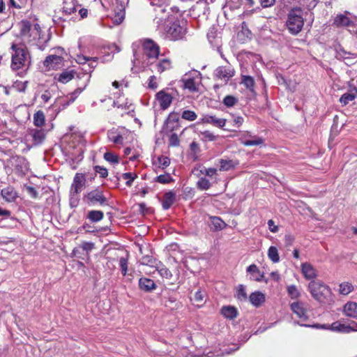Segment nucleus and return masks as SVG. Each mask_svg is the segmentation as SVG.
Here are the masks:
<instances>
[{
    "label": "nucleus",
    "instance_id": "c756f323",
    "mask_svg": "<svg viewBox=\"0 0 357 357\" xmlns=\"http://www.w3.org/2000/svg\"><path fill=\"white\" fill-rule=\"evenodd\" d=\"M155 66L157 71L162 73L172 68V61L169 59H162L156 63Z\"/></svg>",
    "mask_w": 357,
    "mask_h": 357
},
{
    "label": "nucleus",
    "instance_id": "bf43d9fd",
    "mask_svg": "<svg viewBox=\"0 0 357 357\" xmlns=\"http://www.w3.org/2000/svg\"><path fill=\"white\" fill-rule=\"evenodd\" d=\"M28 82H17L15 83L14 87L20 92H24L27 87Z\"/></svg>",
    "mask_w": 357,
    "mask_h": 357
},
{
    "label": "nucleus",
    "instance_id": "338daca9",
    "mask_svg": "<svg viewBox=\"0 0 357 357\" xmlns=\"http://www.w3.org/2000/svg\"><path fill=\"white\" fill-rule=\"evenodd\" d=\"M203 137L208 141H215L217 139V136L213 135L211 132L206 130L202 132Z\"/></svg>",
    "mask_w": 357,
    "mask_h": 357
},
{
    "label": "nucleus",
    "instance_id": "13d9d810",
    "mask_svg": "<svg viewBox=\"0 0 357 357\" xmlns=\"http://www.w3.org/2000/svg\"><path fill=\"white\" fill-rule=\"evenodd\" d=\"M205 297V293L201 290H198L194 296V301L199 305V303L204 301Z\"/></svg>",
    "mask_w": 357,
    "mask_h": 357
},
{
    "label": "nucleus",
    "instance_id": "79ce46f5",
    "mask_svg": "<svg viewBox=\"0 0 357 357\" xmlns=\"http://www.w3.org/2000/svg\"><path fill=\"white\" fill-rule=\"evenodd\" d=\"M211 186V183L208 179H206L205 177H202L197 182V187L198 189L201 190H206L209 189Z\"/></svg>",
    "mask_w": 357,
    "mask_h": 357
},
{
    "label": "nucleus",
    "instance_id": "3c124183",
    "mask_svg": "<svg viewBox=\"0 0 357 357\" xmlns=\"http://www.w3.org/2000/svg\"><path fill=\"white\" fill-rule=\"evenodd\" d=\"M139 206V211L143 215H146L147 214L152 213L153 210L151 207H148L145 203H140L138 204Z\"/></svg>",
    "mask_w": 357,
    "mask_h": 357
},
{
    "label": "nucleus",
    "instance_id": "5fc2aeb1",
    "mask_svg": "<svg viewBox=\"0 0 357 357\" xmlns=\"http://www.w3.org/2000/svg\"><path fill=\"white\" fill-rule=\"evenodd\" d=\"M94 170H95V174H94L95 176L96 175V174H99L100 177L105 178L108 175L107 169L103 167L96 165L94 167Z\"/></svg>",
    "mask_w": 357,
    "mask_h": 357
},
{
    "label": "nucleus",
    "instance_id": "e433bc0d",
    "mask_svg": "<svg viewBox=\"0 0 357 357\" xmlns=\"http://www.w3.org/2000/svg\"><path fill=\"white\" fill-rule=\"evenodd\" d=\"M242 84L250 91H254L255 80L254 78L249 75H242Z\"/></svg>",
    "mask_w": 357,
    "mask_h": 357
},
{
    "label": "nucleus",
    "instance_id": "864d4df0",
    "mask_svg": "<svg viewBox=\"0 0 357 357\" xmlns=\"http://www.w3.org/2000/svg\"><path fill=\"white\" fill-rule=\"evenodd\" d=\"M119 265L121 269L123 275H126L128 271V258L121 257L119 259Z\"/></svg>",
    "mask_w": 357,
    "mask_h": 357
},
{
    "label": "nucleus",
    "instance_id": "a19ab883",
    "mask_svg": "<svg viewBox=\"0 0 357 357\" xmlns=\"http://www.w3.org/2000/svg\"><path fill=\"white\" fill-rule=\"evenodd\" d=\"M254 139L252 140H245L241 141V144H243L245 146H259L264 143V139L261 137L255 136Z\"/></svg>",
    "mask_w": 357,
    "mask_h": 357
},
{
    "label": "nucleus",
    "instance_id": "4468645a",
    "mask_svg": "<svg viewBox=\"0 0 357 357\" xmlns=\"http://www.w3.org/2000/svg\"><path fill=\"white\" fill-rule=\"evenodd\" d=\"M139 287L144 292H151L156 289L157 285L153 280L142 277L139 280Z\"/></svg>",
    "mask_w": 357,
    "mask_h": 357
},
{
    "label": "nucleus",
    "instance_id": "4c0bfd02",
    "mask_svg": "<svg viewBox=\"0 0 357 357\" xmlns=\"http://www.w3.org/2000/svg\"><path fill=\"white\" fill-rule=\"evenodd\" d=\"M268 256L273 263H277L280 261L278 251L277 248L275 246H271L268 248Z\"/></svg>",
    "mask_w": 357,
    "mask_h": 357
},
{
    "label": "nucleus",
    "instance_id": "1a4fd4ad",
    "mask_svg": "<svg viewBox=\"0 0 357 357\" xmlns=\"http://www.w3.org/2000/svg\"><path fill=\"white\" fill-rule=\"evenodd\" d=\"M63 58L57 55H49L47 56L44 62V66L48 69H58L62 65Z\"/></svg>",
    "mask_w": 357,
    "mask_h": 357
},
{
    "label": "nucleus",
    "instance_id": "2f4dec72",
    "mask_svg": "<svg viewBox=\"0 0 357 357\" xmlns=\"http://www.w3.org/2000/svg\"><path fill=\"white\" fill-rule=\"evenodd\" d=\"M75 72L74 70H64L59 75L58 81L66 84L73 79Z\"/></svg>",
    "mask_w": 357,
    "mask_h": 357
},
{
    "label": "nucleus",
    "instance_id": "39448f33",
    "mask_svg": "<svg viewBox=\"0 0 357 357\" xmlns=\"http://www.w3.org/2000/svg\"><path fill=\"white\" fill-rule=\"evenodd\" d=\"M84 201L89 206H108V199L104 192L100 188H96L89 192L84 197Z\"/></svg>",
    "mask_w": 357,
    "mask_h": 357
},
{
    "label": "nucleus",
    "instance_id": "603ef678",
    "mask_svg": "<svg viewBox=\"0 0 357 357\" xmlns=\"http://www.w3.org/2000/svg\"><path fill=\"white\" fill-rule=\"evenodd\" d=\"M287 292L291 298H296L300 296V293L295 285H290L287 287Z\"/></svg>",
    "mask_w": 357,
    "mask_h": 357
},
{
    "label": "nucleus",
    "instance_id": "20e7f679",
    "mask_svg": "<svg viewBox=\"0 0 357 357\" xmlns=\"http://www.w3.org/2000/svg\"><path fill=\"white\" fill-rule=\"evenodd\" d=\"M11 49L15 52L12 55L11 68L17 70L25 66L29 54L26 47H17L15 44L12 45Z\"/></svg>",
    "mask_w": 357,
    "mask_h": 357
},
{
    "label": "nucleus",
    "instance_id": "423d86ee",
    "mask_svg": "<svg viewBox=\"0 0 357 357\" xmlns=\"http://www.w3.org/2000/svg\"><path fill=\"white\" fill-rule=\"evenodd\" d=\"M235 75L234 68L230 65L218 67L214 71V77L218 79H224L227 82Z\"/></svg>",
    "mask_w": 357,
    "mask_h": 357
},
{
    "label": "nucleus",
    "instance_id": "ea45409f",
    "mask_svg": "<svg viewBox=\"0 0 357 357\" xmlns=\"http://www.w3.org/2000/svg\"><path fill=\"white\" fill-rule=\"evenodd\" d=\"M154 181L155 182H158L160 183L167 184V183H169L172 182L174 181V179L172 178V177L171 176V175L169 174L166 173L165 174H161V175L156 176L154 178Z\"/></svg>",
    "mask_w": 357,
    "mask_h": 357
},
{
    "label": "nucleus",
    "instance_id": "774afa93",
    "mask_svg": "<svg viewBox=\"0 0 357 357\" xmlns=\"http://www.w3.org/2000/svg\"><path fill=\"white\" fill-rule=\"evenodd\" d=\"M83 89H84L79 87L76 89L73 92L70 93V101H75V99L78 97V96L82 92Z\"/></svg>",
    "mask_w": 357,
    "mask_h": 357
},
{
    "label": "nucleus",
    "instance_id": "6e6d98bb",
    "mask_svg": "<svg viewBox=\"0 0 357 357\" xmlns=\"http://www.w3.org/2000/svg\"><path fill=\"white\" fill-rule=\"evenodd\" d=\"M179 143L180 140L178 139L177 134L174 132L171 133L169 139V145L171 146H178L179 145Z\"/></svg>",
    "mask_w": 357,
    "mask_h": 357
},
{
    "label": "nucleus",
    "instance_id": "cd10ccee",
    "mask_svg": "<svg viewBox=\"0 0 357 357\" xmlns=\"http://www.w3.org/2000/svg\"><path fill=\"white\" fill-rule=\"evenodd\" d=\"M180 128V123H173L172 122L165 121L162 128V132L165 135H169L172 133L174 130H177Z\"/></svg>",
    "mask_w": 357,
    "mask_h": 357
},
{
    "label": "nucleus",
    "instance_id": "7ed1b4c3",
    "mask_svg": "<svg viewBox=\"0 0 357 357\" xmlns=\"http://www.w3.org/2000/svg\"><path fill=\"white\" fill-rule=\"evenodd\" d=\"M300 8H294L289 11L287 15L286 26L293 35H296L301 31L304 25V20Z\"/></svg>",
    "mask_w": 357,
    "mask_h": 357
},
{
    "label": "nucleus",
    "instance_id": "c85d7f7f",
    "mask_svg": "<svg viewBox=\"0 0 357 357\" xmlns=\"http://www.w3.org/2000/svg\"><path fill=\"white\" fill-rule=\"evenodd\" d=\"M333 24L337 26H349L353 24V22L349 20L346 15L340 14L337 15L334 19Z\"/></svg>",
    "mask_w": 357,
    "mask_h": 357
},
{
    "label": "nucleus",
    "instance_id": "de8ad7c7",
    "mask_svg": "<svg viewBox=\"0 0 357 357\" xmlns=\"http://www.w3.org/2000/svg\"><path fill=\"white\" fill-rule=\"evenodd\" d=\"M125 19V11L124 10H120L119 12H117L114 17H113V22L119 25L123 22V21Z\"/></svg>",
    "mask_w": 357,
    "mask_h": 357
},
{
    "label": "nucleus",
    "instance_id": "49530a36",
    "mask_svg": "<svg viewBox=\"0 0 357 357\" xmlns=\"http://www.w3.org/2000/svg\"><path fill=\"white\" fill-rule=\"evenodd\" d=\"M155 259H154L152 256L145 255L142 257L140 264L142 265L153 266L155 264Z\"/></svg>",
    "mask_w": 357,
    "mask_h": 357
},
{
    "label": "nucleus",
    "instance_id": "a18cd8bd",
    "mask_svg": "<svg viewBox=\"0 0 357 357\" xmlns=\"http://www.w3.org/2000/svg\"><path fill=\"white\" fill-rule=\"evenodd\" d=\"M182 119L190 121H195L197 116L194 111L184 110L181 114Z\"/></svg>",
    "mask_w": 357,
    "mask_h": 357
},
{
    "label": "nucleus",
    "instance_id": "a211bd4d",
    "mask_svg": "<svg viewBox=\"0 0 357 357\" xmlns=\"http://www.w3.org/2000/svg\"><path fill=\"white\" fill-rule=\"evenodd\" d=\"M176 201V194L174 191H168L163 195V200L162 202V208L168 210Z\"/></svg>",
    "mask_w": 357,
    "mask_h": 357
},
{
    "label": "nucleus",
    "instance_id": "e2e57ef3",
    "mask_svg": "<svg viewBox=\"0 0 357 357\" xmlns=\"http://www.w3.org/2000/svg\"><path fill=\"white\" fill-rule=\"evenodd\" d=\"M109 139L116 144H121L123 141V137L121 135L118 134L114 136H109Z\"/></svg>",
    "mask_w": 357,
    "mask_h": 357
},
{
    "label": "nucleus",
    "instance_id": "09e8293b",
    "mask_svg": "<svg viewBox=\"0 0 357 357\" xmlns=\"http://www.w3.org/2000/svg\"><path fill=\"white\" fill-rule=\"evenodd\" d=\"M353 290V286L350 283H342L340 284V293L343 295L349 294Z\"/></svg>",
    "mask_w": 357,
    "mask_h": 357
},
{
    "label": "nucleus",
    "instance_id": "ddd939ff",
    "mask_svg": "<svg viewBox=\"0 0 357 357\" xmlns=\"http://www.w3.org/2000/svg\"><path fill=\"white\" fill-rule=\"evenodd\" d=\"M291 310L298 316V318L303 321L308 319L307 315V310L304 307L303 303L300 302H294L291 304Z\"/></svg>",
    "mask_w": 357,
    "mask_h": 357
},
{
    "label": "nucleus",
    "instance_id": "f03ea898",
    "mask_svg": "<svg viewBox=\"0 0 357 357\" xmlns=\"http://www.w3.org/2000/svg\"><path fill=\"white\" fill-rule=\"evenodd\" d=\"M308 289L312 296L320 303L329 301L332 294L330 287L320 280H312L308 284Z\"/></svg>",
    "mask_w": 357,
    "mask_h": 357
},
{
    "label": "nucleus",
    "instance_id": "f257e3e1",
    "mask_svg": "<svg viewBox=\"0 0 357 357\" xmlns=\"http://www.w3.org/2000/svg\"><path fill=\"white\" fill-rule=\"evenodd\" d=\"M162 25L168 36L172 40L181 39L185 34L186 30L181 24V20L172 15H168L167 21Z\"/></svg>",
    "mask_w": 357,
    "mask_h": 357
},
{
    "label": "nucleus",
    "instance_id": "aec40b11",
    "mask_svg": "<svg viewBox=\"0 0 357 357\" xmlns=\"http://www.w3.org/2000/svg\"><path fill=\"white\" fill-rule=\"evenodd\" d=\"M301 270L305 278L308 280L313 279L317 276V271L310 264H303L301 265Z\"/></svg>",
    "mask_w": 357,
    "mask_h": 357
},
{
    "label": "nucleus",
    "instance_id": "8fccbe9b",
    "mask_svg": "<svg viewBox=\"0 0 357 357\" xmlns=\"http://www.w3.org/2000/svg\"><path fill=\"white\" fill-rule=\"evenodd\" d=\"M238 102V99L233 96H227L223 99L222 102L227 107H233Z\"/></svg>",
    "mask_w": 357,
    "mask_h": 357
},
{
    "label": "nucleus",
    "instance_id": "052dcab7",
    "mask_svg": "<svg viewBox=\"0 0 357 357\" xmlns=\"http://www.w3.org/2000/svg\"><path fill=\"white\" fill-rule=\"evenodd\" d=\"M166 121L173 123H179V114L176 112H172L169 114Z\"/></svg>",
    "mask_w": 357,
    "mask_h": 357
},
{
    "label": "nucleus",
    "instance_id": "393cba45",
    "mask_svg": "<svg viewBox=\"0 0 357 357\" xmlns=\"http://www.w3.org/2000/svg\"><path fill=\"white\" fill-rule=\"evenodd\" d=\"M221 314L227 319H234L238 315L237 310L233 306H223L221 309Z\"/></svg>",
    "mask_w": 357,
    "mask_h": 357
},
{
    "label": "nucleus",
    "instance_id": "c03bdc74",
    "mask_svg": "<svg viewBox=\"0 0 357 357\" xmlns=\"http://www.w3.org/2000/svg\"><path fill=\"white\" fill-rule=\"evenodd\" d=\"M121 176L123 179L127 180L126 185L128 187L132 185L133 181L137 177V174L131 172L123 173Z\"/></svg>",
    "mask_w": 357,
    "mask_h": 357
},
{
    "label": "nucleus",
    "instance_id": "2eb2a0df",
    "mask_svg": "<svg viewBox=\"0 0 357 357\" xmlns=\"http://www.w3.org/2000/svg\"><path fill=\"white\" fill-rule=\"evenodd\" d=\"M181 82H183V88L188 89L190 92L194 93L199 91L197 83L195 77L185 75V76L182 78Z\"/></svg>",
    "mask_w": 357,
    "mask_h": 357
},
{
    "label": "nucleus",
    "instance_id": "412c9836",
    "mask_svg": "<svg viewBox=\"0 0 357 357\" xmlns=\"http://www.w3.org/2000/svg\"><path fill=\"white\" fill-rule=\"evenodd\" d=\"M63 13L70 15L76 12L77 1V0H63Z\"/></svg>",
    "mask_w": 357,
    "mask_h": 357
},
{
    "label": "nucleus",
    "instance_id": "473e14b6",
    "mask_svg": "<svg viewBox=\"0 0 357 357\" xmlns=\"http://www.w3.org/2000/svg\"><path fill=\"white\" fill-rule=\"evenodd\" d=\"M45 114L43 111L38 110L33 115V123L37 127H42L45 124Z\"/></svg>",
    "mask_w": 357,
    "mask_h": 357
},
{
    "label": "nucleus",
    "instance_id": "0eeeda50",
    "mask_svg": "<svg viewBox=\"0 0 357 357\" xmlns=\"http://www.w3.org/2000/svg\"><path fill=\"white\" fill-rule=\"evenodd\" d=\"M146 55L149 59H158L160 54V46L153 40L146 38L143 43Z\"/></svg>",
    "mask_w": 357,
    "mask_h": 357
},
{
    "label": "nucleus",
    "instance_id": "a878e982",
    "mask_svg": "<svg viewBox=\"0 0 357 357\" xmlns=\"http://www.w3.org/2000/svg\"><path fill=\"white\" fill-rule=\"evenodd\" d=\"M357 97V89L354 87L349 93H344L340 98V102L343 105H347L350 101Z\"/></svg>",
    "mask_w": 357,
    "mask_h": 357
},
{
    "label": "nucleus",
    "instance_id": "b1692460",
    "mask_svg": "<svg viewBox=\"0 0 357 357\" xmlns=\"http://www.w3.org/2000/svg\"><path fill=\"white\" fill-rule=\"evenodd\" d=\"M247 271L252 274V280L257 282L262 280L264 277V273H261L258 267L255 264H251L247 268Z\"/></svg>",
    "mask_w": 357,
    "mask_h": 357
},
{
    "label": "nucleus",
    "instance_id": "dca6fc26",
    "mask_svg": "<svg viewBox=\"0 0 357 357\" xmlns=\"http://www.w3.org/2000/svg\"><path fill=\"white\" fill-rule=\"evenodd\" d=\"M162 302L166 307L171 310H177L180 307V303L177 301L176 297L173 295L164 296Z\"/></svg>",
    "mask_w": 357,
    "mask_h": 357
},
{
    "label": "nucleus",
    "instance_id": "6ab92c4d",
    "mask_svg": "<svg viewBox=\"0 0 357 357\" xmlns=\"http://www.w3.org/2000/svg\"><path fill=\"white\" fill-rule=\"evenodd\" d=\"M249 300L254 306L258 307L265 302V295L260 291H255L250 295Z\"/></svg>",
    "mask_w": 357,
    "mask_h": 357
},
{
    "label": "nucleus",
    "instance_id": "5701e85b",
    "mask_svg": "<svg viewBox=\"0 0 357 357\" xmlns=\"http://www.w3.org/2000/svg\"><path fill=\"white\" fill-rule=\"evenodd\" d=\"M344 312L347 317L357 319V303L348 302L344 306Z\"/></svg>",
    "mask_w": 357,
    "mask_h": 357
},
{
    "label": "nucleus",
    "instance_id": "f3484780",
    "mask_svg": "<svg viewBox=\"0 0 357 357\" xmlns=\"http://www.w3.org/2000/svg\"><path fill=\"white\" fill-rule=\"evenodd\" d=\"M1 195L7 202H15L18 197L17 192L12 186H8L2 189L1 191Z\"/></svg>",
    "mask_w": 357,
    "mask_h": 357
},
{
    "label": "nucleus",
    "instance_id": "7c9ffc66",
    "mask_svg": "<svg viewBox=\"0 0 357 357\" xmlns=\"http://www.w3.org/2000/svg\"><path fill=\"white\" fill-rule=\"evenodd\" d=\"M104 217V213L101 211L92 210L88 212L86 218L91 222H98L100 221Z\"/></svg>",
    "mask_w": 357,
    "mask_h": 357
},
{
    "label": "nucleus",
    "instance_id": "c9c22d12",
    "mask_svg": "<svg viewBox=\"0 0 357 357\" xmlns=\"http://www.w3.org/2000/svg\"><path fill=\"white\" fill-rule=\"evenodd\" d=\"M31 29V23L28 20H22L20 22V31L21 36H26L29 35Z\"/></svg>",
    "mask_w": 357,
    "mask_h": 357
},
{
    "label": "nucleus",
    "instance_id": "58836bf2",
    "mask_svg": "<svg viewBox=\"0 0 357 357\" xmlns=\"http://www.w3.org/2000/svg\"><path fill=\"white\" fill-rule=\"evenodd\" d=\"M31 135L33 139L37 144L42 143L45 137V133L42 130H33Z\"/></svg>",
    "mask_w": 357,
    "mask_h": 357
},
{
    "label": "nucleus",
    "instance_id": "9d476101",
    "mask_svg": "<svg viewBox=\"0 0 357 357\" xmlns=\"http://www.w3.org/2000/svg\"><path fill=\"white\" fill-rule=\"evenodd\" d=\"M156 99L159 102L160 108L166 109L171 105L173 98L170 94L160 91L156 93Z\"/></svg>",
    "mask_w": 357,
    "mask_h": 357
},
{
    "label": "nucleus",
    "instance_id": "37998d69",
    "mask_svg": "<svg viewBox=\"0 0 357 357\" xmlns=\"http://www.w3.org/2000/svg\"><path fill=\"white\" fill-rule=\"evenodd\" d=\"M104 159L113 164H118L119 162V156L112 152H106L104 154Z\"/></svg>",
    "mask_w": 357,
    "mask_h": 357
},
{
    "label": "nucleus",
    "instance_id": "0e129e2a",
    "mask_svg": "<svg viewBox=\"0 0 357 357\" xmlns=\"http://www.w3.org/2000/svg\"><path fill=\"white\" fill-rule=\"evenodd\" d=\"M81 248L86 252H90L94 248V243L91 242H83Z\"/></svg>",
    "mask_w": 357,
    "mask_h": 357
},
{
    "label": "nucleus",
    "instance_id": "4be33fe9",
    "mask_svg": "<svg viewBox=\"0 0 357 357\" xmlns=\"http://www.w3.org/2000/svg\"><path fill=\"white\" fill-rule=\"evenodd\" d=\"M330 328L333 331L344 333H349L351 332L353 329L349 326V324H342L340 321L333 322L331 325H330Z\"/></svg>",
    "mask_w": 357,
    "mask_h": 357
},
{
    "label": "nucleus",
    "instance_id": "680f3d73",
    "mask_svg": "<svg viewBox=\"0 0 357 357\" xmlns=\"http://www.w3.org/2000/svg\"><path fill=\"white\" fill-rule=\"evenodd\" d=\"M158 162L161 166H162V168H165L168 167L170 164V160L168 157L166 156H160L158 157Z\"/></svg>",
    "mask_w": 357,
    "mask_h": 357
},
{
    "label": "nucleus",
    "instance_id": "69168bd1",
    "mask_svg": "<svg viewBox=\"0 0 357 357\" xmlns=\"http://www.w3.org/2000/svg\"><path fill=\"white\" fill-rule=\"evenodd\" d=\"M216 172H217V169H215V168H208V169H206V168H204V170H200V172L203 174H205L206 176H213V175H215L216 174Z\"/></svg>",
    "mask_w": 357,
    "mask_h": 357
},
{
    "label": "nucleus",
    "instance_id": "bb28decb",
    "mask_svg": "<svg viewBox=\"0 0 357 357\" xmlns=\"http://www.w3.org/2000/svg\"><path fill=\"white\" fill-rule=\"evenodd\" d=\"M211 229L213 231H220L223 229L227 224L219 217H211Z\"/></svg>",
    "mask_w": 357,
    "mask_h": 357
},
{
    "label": "nucleus",
    "instance_id": "f704fd0d",
    "mask_svg": "<svg viewBox=\"0 0 357 357\" xmlns=\"http://www.w3.org/2000/svg\"><path fill=\"white\" fill-rule=\"evenodd\" d=\"M235 297L240 301H246L248 299L245 287L243 284H239L237 287Z\"/></svg>",
    "mask_w": 357,
    "mask_h": 357
},
{
    "label": "nucleus",
    "instance_id": "6e6552de",
    "mask_svg": "<svg viewBox=\"0 0 357 357\" xmlns=\"http://www.w3.org/2000/svg\"><path fill=\"white\" fill-rule=\"evenodd\" d=\"M86 181V177L84 174L76 173L70 187V194L73 195L79 194L85 188Z\"/></svg>",
    "mask_w": 357,
    "mask_h": 357
},
{
    "label": "nucleus",
    "instance_id": "72a5a7b5",
    "mask_svg": "<svg viewBox=\"0 0 357 357\" xmlns=\"http://www.w3.org/2000/svg\"><path fill=\"white\" fill-rule=\"evenodd\" d=\"M220 170V171H228L234 168L236 165V162L232 160H225L220 159L219 160Z\"/></svg>",
    "mask_w": 357,
    "mask_h": 357
},
{
    "label": "nucleus",
    "instance_id": "9b49d317",
    "mask_svg": "<svg viewBox=\"0 0 357 357\" xmlns=\"http://www.w3.org/2000/svg\"><path fill=\"white\" fill-rule=\"evenodd\" d=\"M153 11L155 13V22L158 25H162L165 21L167 20L168 15L166 13V8L160 5L156 6L153 8Z\"/></svg>",
    "mask_w": 357,
    "mask_h": 357
},
{
    "label": "nucleus",
    "instance_id": "4d7b16f0",
    "mask_svg": "<svg viewBox=\"0 0 357 357\" xmlns=\"http://www.w3.org/2000/svg\"><path fill=\"white\" fill-rule=\"evenodd\" d=\"M158 272L163 278L167 280H170L172 277L171 271L166 267H161L158 270Z\"/></svg>",
    "mask_w": 357,
    "mask_h": 357
},
{
    "label": "nucleus",
    "instance_id": "f8f14e48",
    "mask_svg": "<svg viewBox=\"0 0 357 357\" xmlns=\"http://www.w3.org/2000/svg\"><path fill=\"white\" fill-rule=\"evenodd\" d=\"M202 122L204 123H210L214 126L222 128L227 122L225 119L218 118L215 115L206 114L202 119Z\"/></svg>",
    "mask_w": 357,
    "mask_h": 357
}]
</instances>
